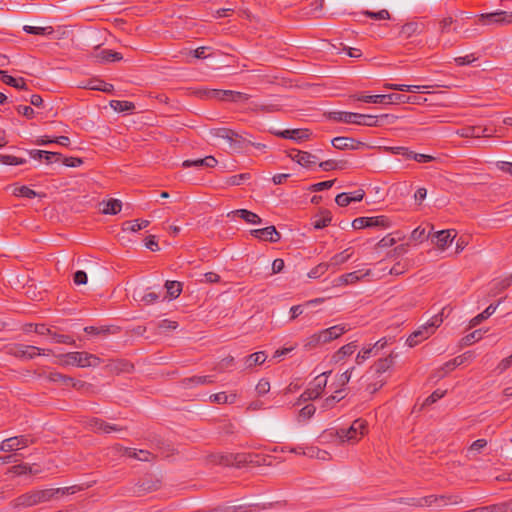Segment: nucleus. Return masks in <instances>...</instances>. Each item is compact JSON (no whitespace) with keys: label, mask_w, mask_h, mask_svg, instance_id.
<instances>
[{"label":"nucleus","mask_w":512,"mask_h":512,"mask_svg":"<svg viewBox=\"0 0 512 512\" xmlns=\"http://www.w3.org/2000/svg\"><path fill=\"white\" fill-rule=\"evenodd\" d=\"M78 490H80V488L76 485L64 488L31 490L11 501L10 506L13 509L28 508L41 503L49 502L53 499H59L64 495L73 494Z\"/></svg>","instance_id":"1"},{"label":"nucleus","mask_w":512,"mask_h":512,"mask_svg":"<svg viewBox=\"0 0 512 512\" xmlns=\"http://www.w3.org/2000/svg\"><path fill=\"white\" fill-rule=\"evenodd\" d=\"M330 119L337 122L363 125L368 127H378L381 121L388 119L390 115L383 114L380 116L366 115L354 112L336 111L329 114Z\"/></svg>","instance_id":"2"},{"label":"nucleus","mask_w":512,"mask_h":512,"mask_svg":"<svg viewBox=\"0 0 512 512\" xmlns=\"http://www.w3.org/2000/svg\"><path fill=\"white\" fill-rule=\"evenodd\" d=\"M367 432V422L363 419L353 421L348 429L326 430L322 437L328 438L337 436L342 442H357Z\"/></svg>","instance_id":"3"},{"label":"nucleus","mask_w":512,"mask_h":512,"mask_svg":"<svg viewBox=\"0 0 512 512\" xmlns=\"http://www.w3.org/2000/svg\"><path fill=\"white\" fill-rule=\"evenodd\" d=\"M60 365H75L77 367H97L102 360L88 352H68L58 356Z\"/></svg>","instance_id":"4"},{"label":"nucleus","mask_w":512,"mask_h":512,"mask_svg":"<svg viewBox=\"0 0 512 512\" xmlns=\"http://www.w3.org/2000/svg\"><path fill=\"white\" fill-rule=\"evenodd\" d=\"M462 502L459 495H429L421 498H411L407 504L417 507L437 506L444 507L447 505H456Z\"/></svg>","instance_id":"5"},{"label":"nucleus","mask_w":512,"mask_h":512,"mask_svg":"<svg viewBox=\"0 0 512 512\" xmlns=\"http://www.w3.org/2000/svg\"><path fill=\"white\" fill-rule=\"evenodd\" d=\"M478 23L482 25H508L512 23V12L499 10L491 13H483L479 16Z\"/></svg>","instance_id":"6"},{"label":"nucleus","mask_w":512,"mask_h":512,"mask_svg":"<svg viewBox=\"0 0 512 512\" xmlns=\"http://www.w3.org/2000/svg\"><path fill=\"white\" fill-rule=\"evenodd\" d=\"M35 443V439L30 435H20L4 439L0 444V451L8 453L23 449L30 444Z\"/></svg>","instance_id":"7"},{"label":"nucleus","mask_w":512,"mask_h":512,"mask_svg":"<svg viewBox=\"0 0 512 512\" xmlns=\"http://www.w3.org/2000/svg\"><path fill=\"white\" fill-rule=\"evenodd\" d=\"M7 353L22 359H33L35 356L45 354V350L32 345L14 344L8 347Z\"/></svg>","instance_id":"8"},{"label":"nucleus","mask_w":512,"mask_h":512,"mask_svg":"<svg viewBox=\"0 0 512 512\" xmlns=\"http://www.w3.org/2000/svg\"><path fill=\"white\" fill-rule=\"evenodd\" d=\"M85 428L89 429L92 432L99 433H111V432H120L123 431L124 428L116 425V424H110L105 422L103 419L100 418H89L84 421Z\"/></svg>","instance_id":"9"},{"label":"nucleus","mask_w":512,"mask_h":512,"mask_svg":"<svg viewBox=\"0 0 512 512\" xmlns=\"http://www.w3.org/2000/svg\"><path fill=\"white\" fill-rule=\"evenodd\" d=\"M357 101L365 103H379V104H399L394 100V97H400V94L392 93L387 95H355L353 96Z\"/></svg>","instance_id":"10"},{"label":"nucleus","mask_w":512,"mask_h":512,"mask_svg":"<svg viewBox=\"0 0 512 512\" xmlns=\"http://www.w3.org/2000/svg\"><path fill=\"white\" fill-rule=\"evenodd\" d=\"M457 135L462 138H480V137H490L492 135V131L487 127L482 126H467L457 130Z\"/></svg>","instance_id":"11"},{"label":"nucleus","mask_w":512,"mask_h":512,"mask_svg":"<svg viewBox=\"0 0 512 512\" xmlns=\"http://www.w3.org/2000/svg\"><path fill=\"white\" fill-rule=\"evenodd\" d=\"M350 328L348 325H335L332 327H329L327 329L321 330L318 332L320 341L322 344L328 343L334 339H337L342 334L347 332Z\"/></svg>","instance_id":"12"},{"label":"nucleus","mask_w":512,"mask_h":512,"mask_svg":"<svg viewBox=\"0 0 512 512\" xmlns=\"http://www.w3.org/2000/svg\"><path fill=\"white\" fill-rule=\"evenodd\" d=\"M251 235L259 240L269 241L271 243H276L281 238L280 233L274 226L251 230Z\"/></svg>","instance_id":"13"},{"label":"nucleus","mask_w":512,"mask_h":512,"mask_svg":"<svg viewBox=\"0 0 512 512\" xmlns=\"http://www.w3.org/2000/svg\"><path fill=\"white\" fill-rule=\"evenodd\" d=\"M331 143L333 147L338 150H357L365 146L363 142L356 141L355 139L350 137L342 136L335 137L334 139H332Z\"/></svg>","instance_id":"14"},{"label":"nucleus","mask_w":512,"mask_h":512,"mask_svg":"<svg viewBox=\"0 0 512 512\" xmlns=\"http://www.w3.org/2000/svg\"><path fill=\"white\" fill-rule=\"evenodd\" d=\"M114 449L123 455H126L130 458H135L140 461H150L153 458L152 453H150L147 450H138L137 451L136 449L124 447L120 444L115 445Z\"/></svg>","instance_id":"15"},{"label":"nucleus","mask_w":512,"mask_h":512,"mask_svg":"<svg viewBox=\"0 0 512 512\" xmlns=\"http://www.w3.org/2000/svg\"><path fill=\"white\" fill-rule=\"evenodd\" d=\"M432 334V328L423 325L410 334L406 340V343L409 347H414L420 344L422 341L428 339Z\"/></svg>","instance_id":"16"},{"label":"nucleus","mask_w":512,"mask_h":512,"mask_svg":"<svg viewBox=\"0 0 512 512\" xmlns=\"http://www.w3.org/2000/svg\"><path fill=\"white\" fill-rule=\"evenodd\" d=\"M288 156L303 167L316 163L317 157L309 152L292 149Z\"/></svg>","instance_id":"17"},{"label":"nucleus","mask_w":512,"mask_h":512,"mask_svg":"<svg viewBox=\"0 0 512 512\" xmlns=\"http://www.w3.org/2000/svg\"><path fill=\"white\" fill-rule=\"evenodd\" d=\"M133 364L125 359L111 360L107 365L106 369L112 373H129L133 370Z\"/></svg>","instance_id":"18"},{"label":"nucleus","mask_w":512,"mask_h":512,"mask_svg":"<svg viewBox=\"0 0 512 512\" xmlns=\"http://www.w3.org/2000/svg\"><path fill=\"white\" fill-rule=\"evenodd\" d=\"M237 458L239 468L248 465L260 466L265 461V458L263 456L253 453H239Z\"/></svg>","instance_id":"19"},{"label":"nucleus","mask_w":512,"mask_h":512,"mask_svg":"<svg viewBox=\"0 0 512 512\" xmlns=\"http://www.w3.org/2000/svg\"><path fill=\"white\" fill-rule=\"evenodd\" d=\"M238 455H239V453L217 454V455L212 456L211 461L218 465L234 466V467L239 468V463H238V458H237Z\"/></svg>","instance_id":"20"},{"label":"nucleus","mask_w":512,"mask_h":512,"mask_svg":"<svg viewBox=\"0 0 512 512\" xmlns=\"http://www.w3.org/2000/svg\"><path fill=\"white\" fill-rule=\"evenodd\" d=\"M425 29V25L421 22H408L401 27L400 35L405 39L422 33Z\"/></svg>","instance_id":"21"},{"label":"nucleus","mask_w":512,"mask_h":512,"mask_svg":"<svg viewBox=\"0 0 512 512\" xmlns=\"http://www.w3.org/2000/svg\"><path fill=\"white\" fill-rule=\"evenodd\" d=\"M456 236L457 232L454 229L442 230L435 233L437 245L441 249H445Z\"/></svg>","instance_id":"22"},{"label":"nucleus","mask_w":512,"mask_h":512,"mask_svg":"<svg viewBox=\"0 0 512 512\" xmlns=\"http://www.w3.org/2000/svg\"><path fill=\"white\" fill-rule=\"evenodd\" d=\"M237 216L250 224H261L262 219L254 212L246 209H238L228 213V217Z\"/></svg>","instance_id":"23"},{"label":"nucleus","mask_w":512,"mask_h":512,"mask_svg":"<svg viewBox=\"0 0 512 512\" xmlns=\"http://www.w3.org/2000/svg\"><path fill=\"white\" fill-rule=\"evenodd\" d=\"M249 109L253 112H261V113H274L281 110V106L278 104H264L258 101H251L249 104Z\"/></svg>","instance_id":"24"},{"label":"nucleus","mask_w":512,"mask_h":512,"mask_svg":"<svg viewBox=\"0 0 512 512\" xmlns=\"http://www.w3.org/2000/svg\"><path fill=\"white\" fill-rule=\"evenodd\" d=\"M371 274V270H357V271H353V272H350V273H346L344 275H341L339 280L343 283V284H354L356 283L357 281H359L360 279L366 277V276H369Z\"/></svg>","instance_id":"25"},{"label":"nucleus","mask_w":512,"mask_h":512,"mask_svg":"<svg viewBox=\"0 0 512 512\" xmlns=\"http://www.w3.org/2000/svg\"><path fill=\"white\" fill-rule=\"evenodd\" d=\"M332 221V213L329 210H321L318 215L314 217L312 225L315 229H322L328 226Z\"/></svg>","instance_id":"26"},{"label":"nucleus","mask_w":512,"mask_h":512,"mask_svg":"<svg viewBox=\"0 0 512 512\" xmlns=\"http://www.w3.org/2000/svg\"><path fill=\"white\" fill-rule=\"evenodd\" d=\"M501 302H502V299L499 300L497 304H490L482 313L478 314L473 319H471L470 327H475V326L479 325L482 321L486 320L492 314H494L498 305Z\"/></svg>","instance_id":"27"},{"label":"nucleus","mask_w":512,"mask_h":512,"mask_svg":"<svg viewBox=\"0 0 512 512\" xmlns=\"http://www.w3.org/2000/svg\"><path fill=\"white\" fill-rule=\"evenodd\" d=\"M510 509H512V503L503 502L499 504L475 508L467 512H508Z\"/></svg>","instance_id":"28"},{"label":"nucleus","mask_w":512,"mask_h":512,"mask_svg":"<svg viewBox=\"0 0 512 512\" xmlns=\"http://www.w3.org/2000/svg\"><path fill=\"white\" fill-rule=\"evenodd\" d=\"M1 81L6 85L12 86L17 89L27 90V85L24 78H14L7 74V72H0Z\"/></svg>","instance_id":"29"},{"label":"nucleus","mask_w":512,"mask_h":512,"mask_svg":"<svg viewBox=\"0 0 512 512\" xmlns=\"http://www.w3.org/2000/svg\"><path fill=\"white\" fill-rule=\"evenodd\" d=\"M393 364H394V357L392 355H389V356L379 359L377 362H375L372 369L375 371V373L378 376H380L381 374L386 372Z\"/></svg>","instance_id":"30"},{"label":"nucleus","mask_w":512,"mask_h":512,"mask_svg":"<svg viewBox=\"0 0 512 512\" xmlns=\"http://www.w3.org/2000/svg\"><path fill=\"white\" fill-rule=\"evenodd\" d=\"M103 205L102 213L115 215L121 211L122 203L118 199H109L108 201H103L101 203Z\"/></svg>","instance_id":"31"},{"label":"nucleus","mask_w":512,"mask_h":512,"mask_svg":"<svg viewBox=\"0 0 512 512\" xmlns=\"http://www.w3.org/2000/svg\"><path fill=\"white\" fill-rule=\"evenodd\" d=\"M384 88L385 89H391V90H397V91L417 93L421 89L429 88V86L385 83L384 84Z\"/></svg>","instance_id":"32"},{"label":"nucleus","mask_w":512,"mask_h":512,"mask_svg":"<svg viewBox=\"0 0 512 512\" xmlns=\"http://www.w3.org/2000/svg\"><path fill=\"white\" fill-rule=\"evenodd\" d=\"M357 348L356 342H350L342 346L333 356L336 362L341 361L346 356L352 355Z\"/></svg>","instance_id":"33"},{"label":"nucleus","mask_w":512,"mask_h":512,"mask_svg":"<svg viewBox=\"0 0 512 512\" xmlns=\"http://www.w3.org/2000/svg\"><path fill=\"white\" fill-rule=\"evenodd\" d=\"M148 220H133V221H125L123 223L122 229L124 231L137 232L143 228H146L149 225Z\"/></svg>","instance_id":"34"},{"label":"nucleus","mask_w":512,"mask_h":512,"mask_svg":"<svg viewBox=\"0 0 512 512\" xmlns=\"http://www.w3.org/2000/svg\"><path fill=\"white\" fill-rule=\"evenodd\" d=\"M367 221H368V223H367L368 228H371V227L388 228L390 226L389 218L384 215L367 217Z\"/></svg>","instance_id":"35"},{"label":"nucleus","mask_w":512,"mask_h":512,"mask_svg":"<svg viewBox=\"0 0 512 512\" xmlns=\"http://www.w3.org/2000/svg\"><path fill=\"white\" fill-rule=\"evenodd\" d=\"M267 358V355L263 351H259L256 353H253L246 357L245 363L248 368L255 366V365H261L265 362Z\"/></svg>","instance_id":"36"},{"label":"nucleus","mask_w":512,"mask_h":512,"mask_svg":"<svg viewBox=\"0 0 512 512\" xmlns=\"http://www.w3.org/2000/svg\"><path fill=\"white\" fill-rule=\"evenodd\" d=\"M23 30L28 34H34V35H51L54 33V29L51 26L47 27H35L30 25H25L23 27Z\"/></svg>","instance_id":"37"},{"label":"nucleus","mask_w":512,"mask_h":512,"mask_svg":"<svg viewBox=\"0 0 512 512\" xmlns=\"http://www.w3.org/2000/svg\"><path fill=\"white\" fill-rule=\"evenodd\" d=\"M165 288L170 298H177L181 294L182 284L178 281H166Z\"/></svg>","instance_id":"38"},{"label":"nucleus","mask_w":512,"mask_h":512,"mask_svg":"<svg viewBox=\"0 0 512 512\" xmlns=\"http://www.w3.org/2000/svg\"><path fill=\"white\" fill-rule=\"evenodd\" d=\"M394 100L398 101V103L400 104H422L424 103L427 99L422 97V96H408V95H405V94H400V97H394Z\"/></svg>","instance_id":"39"},{"label":"nucleus","mask_w":512,"mask_h":512,"mask_svg":"<svg viewBox=\"0 0 512 512\" xmlns=\"http://www.w3.org/2000/svg\"><path fill=\"white\" fill-rule=\"evenodd\" d=\"M183 382L185 385H188L190 383L196 384V385H205V384L214 383V378H213V376H193V377L184 379Z\"/></svg>","instance_id":"40"},{"label":"nucleus","mask_w":512,"mask_h":512,"mask_svg":"<svg viewBox=\"0 0 512 512\" xmlns=\"http://www.w3.org/2000/svg\"><path fill=\"white\" fill-rule=\"evenodd\" d=\"M228 91L229 90L211 89L205 92V96L209 99L228 101Z\"/></svg>","instance_id":"41"},{"label":"nucleus","mask_w":512,"mask_h":512,"mask_svg":"<svg viewBox=\"0 0 512 512\" xmlns=\"http://www.w3.org/2000/svg\"><path fill=\"white\" fill-rule=\"evenodd\" d=\"M111 107L118 112L131 111L134 109V104L129 101L112 100Z\"/></svg>","instance_id":"42"},{"label":"nucleus","mask_w":512,"mask_h":512,"mask_svg":"<svg viewBox=\"0 0 512 512\" xmlns=\"http://www.w3.org/2000/svg\"><path fill=\"white\" fill-rule=\"evenodd\" d=\"M351 256H352V253L349 252V249H346L343 252L334 255L331 258L330 265H334V266L341 265V264L347 262L351 258Z\"/></svg>","instance_id":"43"},{"label":"nucleus","mask_w":512,"mask_h":512,"mask_svg":"<svg viewBox=\"0 0 512 512\" xmlns=\"http://www.w3.org/2000/svg\"><path fill=\"white\" fill-rule=\"evenodd\" d=\"M13 194L18 197H25L30 199L37 196L36 191L32 190L27 186L15 187L13 190Z\"/></svg>","instance_id":"44"},{"label":"nucleus","mask_w":512,"mask_h":512,"mask_svg":"<svg viewBox=\"0 0 512 512\" xmlns=\"http://www.w3.org/2000/svg\"><path fill=\"white\" fill-rule=\"evenodd\" d=\"M387 150L393 155H401L406 159H412V155L414 154V151L403 146L388 147Z\"/></svg>","instance_id":"45"},{"label":"nucleus","mask_w":512,"mask_h":512,"mask_svg":"<svg viewBox=\"0 0 512 512\" xmlns=\"http://www.w3.org/2000/svg\"><path fill=\"white\" fill-rule=\"evenodd\" d=\"M362 14L375 20H388L391 17L389 11L386 9L380 10L378 12L365 10L362 12Z\"/></svg>","instance_id":"46"},{"label":"nucleus","mask_w":512,"mask_h":512,"mask_svg":"<svg viewBox=\"0 0 512 512\" xmlns=\"http://www.w3.org/2000/svg\"><path fill=\"white\" fill-rule=\"evenodd\" d=\"M226 140L229 142L230 148L233 150H240L244 139L237 132L233 131V135H229Z\"/></svg>","instance_id":"47"},{"label":"nucleus","mask_w":512,"mask_h":512,"mask_svg":"<svg viewBox=\"0 0 512 512\" xmlns=\"http://www.w3.org/2000/svg\"><path fill=\"white\" fill-rule=\"evenodd\" d=\"M0 162L5 165H22L25 164L27 160L13 155H0Z\"/></svg>","instance_id":"48"},{"label":"nucleus","mask_w":512,"mask_h":512,"mask_svg":"<svg viewBox=\"0 0 512 512\" xmlns=\"http://www.w3.org/2000/svg\"><path fill=\"white\" fill-rule=\"evenodd\" d=\"M38 375H39V377L45 378L48 381L53 382V383L60 384V381L63 380V374L56 372V371L47 372V371L43 370Z\"/></svg>","instance_id":"49"},{"label":"nucleus","mask_w":512,"mask_h":512,"mask_svg":"<svg viewBox=\"0 0 512 512\" xmlns=\"http://www.w3.org/2000/svg\"><path fill=\"white\" fill-rule=\"evenodd\" d=\"M292 140L297 142L305 141L310 138V131L308 129H291Z\"/></svg>","instance_id":"50"},{"label":"nucleus","mask_w":512,"mask_h":512,"mask_svg":"<svg viewBox=\"0 0 512 512\" xmlns=\"http://www.w3.org/2000/svg\"><path fill=\"white\" fill-rule=\"evenodd\" d=\"M234 398H235V395H232L231 399H229V396L225 392H219L216 394H212L210 396V400L217 404L232 403Z\"/></svg>","instance_id":"51"},{"label":"nucleus","mask_w":512,"mask_h":512,"mask_svg":"<svg viewBox=\"0 0 512 512\" xmlns=\"http://www.w3.org/2000/svg\"><path fill=\"white\" fill-rule=\"evenodd\" d=\"M10 473H13L15 475H23V474H32L33 468L29 466L28 464H18L14 465L9 469Z\"/></svg>","instance_id":"52"},{"label":"nucleus","mask_w":512,"mask_h":512,"mask_svg":"<svg viewBox=\"0 0 512 512\" xmlns=\"http://www.w3.org/2000/svg\"><path fill=\"white\" fill-rule=\"evenodd\" d=\"M315 411H316V407L313 404H308V405L304 406L299 411V415H298L299 421L311 418L315 414Z\"/></svg>","instance_id":"53"},{"label":"nucleus","mask_w":512,"mask_h":512,"mask_svg":"<svg viewBox=\"0 0 512 512\" xmlns=\"http://www.w3.org/2000/svg\"><path fill=\"white\" fill-rule=\"evenodd\" d=\"M330 264L328 263H320L316 267H314L309 273V278H318L323 275L329 268Z\"/></svg>","instance_id":"54"},{"label":"nucleus","mask_w":512,"mask_h":512,"mask_svg":"<svg viewBox=\"0 0 512 512\" xmlns=\"http://www.w3.org/2000/svg\"><path fill=\"white\" fill-rule=\"evenodd\" d=\"M228 101L232 102H246L250 99V95L237 91H228Z\"/></svg>","instance_id":"55"},{"label":"nucleus","mask_w":512,"mask_h":512,"mask_svg":"<svg viewBox=\"0 0 512 512\" xmlns=\"http://www.w3.org/2000/svg\"><path fill=\"white\" fill-rule=\"evenodd\" d=\"M445 310H446V308H443L442 311L439 314L434 315L431 318V320L426 324L427 327L432 328V333L433 334L435 332V329L437 327H439L441 325V323L443 322V316H444Z\"/></svg>","instance_id":"56"},{"label":"nucleus","mask_w":512,"mask_h":512,"mask_svg":"<svg viewBox=\"0 0 512 512\" xmlns=\"http://www.w3.org/2000/svg\"><path fill=\"white\" fill-rule=\"evenodd\" d=\"M250 177H251V175L249 173H241L238 175H234V176H231L230 178H228L227 184L232 185V186H238V185H241L243 183V181L250 179Z\"/></svg>","instance_id":"57"},{"label":"nucleus","mask_w":512,"mask_h":512,"mask_svg":"<svg viewBox=\"0 0 512 512\" xmlns=\"http://www.w3.org/2000/svg\"><path fill=\"white\" fill-rule=\"evenodd\" d=\"M429 233H426V229L422 227H417L411 233V239L414 241L423 242L428 239Z\"/></svg>","instance_id":"58"},{"label":"nucleus","mask_w":512,"mask_h":512,"mask_svg":"<svg viewBox=\"0 0 512 512\" xmlns=\"http://www.w3.org/2000/svg\"><path fill=\"white\" fill-rule=\"evenodd\" d=\"M319 393L316 390H305L298 398L297 404L300 405L304 402L317 399Z\"/></svg>","instance_id":"59"},{"label":"nucleus","mask_w":512,"mask_h":512,"mask_svg":"<svg viewBox=\"0 0 512 512\" xmlns=\"http://www.w3.org/2000/svg\"><path fill=\"white\" fill-rule=\"evenodd\" d=\"M511 282H512V275L508 278H505V279L500 280L499 282L495 283V285L492 289L493 294H498V293L504 291L511 285Z\"/></svg>","instance_id":"60"},{"label":"nucleus","mask_w":512,"mask_h":512,"mask_svg":"<svg viewBox=\"0 0 512 512\" xmlns=\"http://www.w3.org/2000/svg\"><path fill=\"white\" fill-rule=\"evenodd\" d=\"M84 331L87 334H94V335H108L111 333L109 327L86 326L84 328Z\"/></svg>","instance_id":"61"},{"label":"nucleus","mask_w":512,"mask_h":512,"mask_svg":"<svg viewBox=\"0 0 512 512\" xmlns=\"http://www.w3.org/2000/svg\"><path fill=\"white\" fill-rule=\"evenodd\" d=\"M340 164H344V162H337L335 160H326V161H322L319 164V167L324 171H331V170H335L338 168H342V165H340Z\"/></svg>","instance_id":"62"},{"label":"nucleus","mask_w":512,"mask_h":512,"mask_svg":"<svg viewBox=\"0 0 512 512\" xmlns=\"http://www.w3.org/2000/svg\"><path fill=\"white\" fill-rule=\"evenodd\" d=\"M320 345H322V343L320 341V337H319L318 333H315V334L309 336L305 340V343H304V347L306 349H312V348L318 347Z\"/></svg>","instance_id":"63"},{"label":"nucleus","mask_w":512,"mask_h":512,"mask_svg":"<svg viewBox=\"0 0 512 512\" xmlns=\"http://www.w3.org/2000/svg\"><path fill=\"white\" fill-rule=\"evenodd\" d=\"M210 134L214 137L222 138V139L226 140V138L229 135H233V130L228 129V128H213L210 130Z\"/></svg>","instance_id":"64"}]
</instances>
